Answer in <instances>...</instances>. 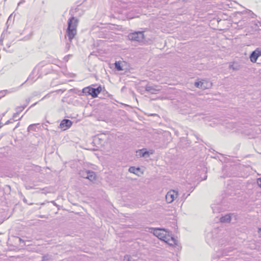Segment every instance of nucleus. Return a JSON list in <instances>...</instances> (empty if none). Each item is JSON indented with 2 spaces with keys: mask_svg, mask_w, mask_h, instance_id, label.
Wrapping results in <instances>:
<instances>
[{
  "mask_svg": "<svg viewBox=\"0 0 261 261\" xmlns=\"http://www.w3.org/2000/svg\"><path fill=\"white\" fill-rule=\"evenodd\" d=\"M115 67L118 71L122 70V67L119 62H116L115 63Z\"/></svg>",
  "mask_w": 261,
  "mask_h": 261,
  "instance_id": "a211bd4d",
  "label": "nucleus"
},
{
  "mask_svg": "<svg viewBox=\"0 0 261 261\" xmlns=\"http://www.w3.org/2000/svg\"><path fill=\"white\" fill-rule=\"evenodd\" d=\"M229 68L232 69L234 71H237V70H239L240 67H239V66H238V65L235 66V65H234L233 64H230L229 65Z\"/></svg>",
  "mask_w": 261,
  "mask_h": 261,
  "instance_id": "f3484780",
  "label": "nucleus"
},
{
  "mask_svg": "<svg viewBox=\"0 0 261 261\" xmlns=\"http://www.w3.org/2000/svg\"><path fill=\"white\" fill-rule=\"evenodd\" d=\"M10 123V121H9V120H8V121H7L6 122V124H8V123Z\"/></svg>",
  "mask_w": 261,
  "mask_h": 261,
  "instance_id": "c756f323",
  "label": "nucleus"
},
{
  "mask_svg": "<svg viewBox=\"0 0 261 261\" xmlns=\"http://www.w3.org/2000/svg\"><path fill=\"white\" fill-rule=\"evenodd\" d=\"M70 56H71V55H67V56H65V57H64V60H65V61H66V62H67V61H68V59H69V58Z\"/></svg>",
  "mask_w": 261,
  "mask_h": 261,
  "instance_id": "b1692460",
  "label": "nucleus"
},
{
  "mask_svg": "<svg viewBox=\"0 0 261 261\" xmlns=\"http://www.w3.org/2000/svg\"><path fill=\"white\" fill-rule=\"evenodd\" d=\"M182 197L184 199V200H185L187 198V196L186 197L185 194H184Z\"/></svg>",
  "mask_w": 261,
  "mask_h": 261,
  "instance_id": "a878e982",
  "label": "nucleus"
},
{
  "mask_svg": "<svg viewBox=\"0 0 261 261\" xmlns=\"http://www.w3.org/2000/svg\"><path fill=\"white\" fill-rule=\"evenodd\" d=\"M96 177V175L94 172L89 170V174H88L87 179L90 181H93L95 180Z\"/></svg>",
  "mask_w": 261,
  "mask_h": 261,
  "instance_id": "ddd939ff",
  "label": "nucleus"
},
{
  "mask_svg": "<svg viewBox=\"0 0 261 261\" xmlns=\"http://www.w3.org/2000/svg\"><path fill=\"white\" fill-rule=\"evenodd\" d=\"M231 220V216L230 214L225 215L220 218V221L222 223H228Z\"/></svg>",
  "mask_w": 261,
  "mask_h": 261,
  "instance_id": "f8f14e48",
  "label": "nucleus"
},
{
  "mask_svg": "<svg viewBox=\"0 0 261 261\" xmlns=\"http://www.w3.org/2000/svg\"><path fill=\"white\" fill-rule=\"evenodd\" d=\"M178 192L171 190H170L166 195V200L168 203H172L178 196Z\"/></svg>",
  "mask_w": 261,
  "mask_h": 261,
  "instance_id": "20e7f679",
  "label": "nucleus"
},
{
  "mask_svg": "<svg viewBox=\"0 0 261 261\" xmlns=\"http://www.w3.org/2000/svg\"><path fill=\"white\" fill-rule=\"evenodd\" d=\"M153 233L155 236L163 241H165V240L167 239V236H166V232L164 229L160 228H154L153 229Z\"/></svg>",
  "mask_w": 261,
  "mask_h": 261,
  "instance_id": "39448f33",
  "label": "nucleus"
},
{
  "mask_svg": "<svg viewBox=\"0 0 261 261\" xmlns=\"http://www.w3.org/2000/svg\"><path fill=\"white\" fill-rule=\"evenodd\" d=\"M257 184L261 188V178H258L257 179Z\"/></svg>",
  "mask_w": 261,
  "mask_h": 261,
  "instance_id": "4be33fe9",
  "label": "nucleus"
},
{
  "mask_svg": "<svg viewBox=\"0 0 261 261\" xmlns=\"http://www.w3.org/2000/svg\"><path fill=\"white\" fill-rule=\"evenodd\" d=\"M20 241H22V240L21 239H19Z\"/></svg>",
  "mask_w": 261,
  "mask_h": 261,
  "instance_id": "7c9ffc66",
  "label": "nucleus"
},
{
  "mask_svg": "<svg viewBox=\"0 0 261 261\" xmlns=\"http://www.w3.org/2000/svg\"><path fill=\"white\" fill-rule=\"evenodd\" d=\"M72 124V122L70 120L63 119L61 121V122L60 124V126L61 128H62L64 130H65L67 128H69L71 126Z\"/></svg>",
  "mask_w": 261,
  "mask_h": 261,
  "instance_id": "1a4fd4ad",
  "label": "nucleus"
},
{
  "mask_svg": "<svg viewBox=\"0 0 261 261\" xmlns=\"http://www.w3.org/2000/svg\"><path fill=\"white\" fill-rule=\"evenodd\" d=\"M27 106V105H24L23 106H22V107H17L16 108V112H18V114H19L20 112H21V111H22L24 108H25V107Z\"/></svg>",
  "mask_w": 261,
  "mask_h": 261,
  "instance_id": "6ab92c4d",
  "label": "nucleus"
},
{
  "mask_svg": "<svg viewBox=\"0 0 261 261\" xmlns=\"http://www.w3.org/2000/svg\"><path fill=\"white\" fill-rule=\"evenodd\" d=\"M19 115L18 114V112H16L15 113H14L13 115V118L15 119H16L18 115Z\"/></svg>",
  "mask_w": 261,
  "mask_h": 261,
  "instance_id": "5701e85b",
  "label": "nucleus"
},
{
  "mask_svg": "<svg viewBox=\"0 0 261 261\" xmlns=\"http://www.w3.org/2000/svg\"><path fill=\"white\" fill-rule=\"evenodd\" d=\"M30 100V98H29V99H27V100H26V101H27V105L28 103H29V102Z\"/></svg>",
  "mask_w": 261,
  "mask_h": 261,
  "instance_id": "bb28decb",
  "label": "nucleus"
},
{
  "mask_svg": "<svg viewBox=\"0 0 261 261\" xmlns=\"http://www.w3.org/2000/svg\"><path fill=\"white\" fill-rule=\"evenodd\" d=\"M139 170V168H135V167H130L128 169L129 172L136 174H137V172Z\"/></svg>",
  "mask_w": 261,
  "mask_h": 261,
  "instance_id": "dca6fc26",
  "label": "nucleus"
},
{
  "mask_svg": "<svg viewBox=\"0 0 261 261\" xmlns=\"http://www.w3.org/2000/svg\"><path fill=\"white\" fill-rule=\"evenodd\" d=\"M78 23V19L74 17L70 18L68 20L67 28L65 32V37H67L69 41V43H67L66 45V48L67 50L69 49L70 44L77 34Z\"/></svg>",
  "mask_w": 261,
  "mask_h": 261,
  "instance_id": "f257e3e1",
  "label": "nucleus"
},
{
  "mask_svg": "<svg viewBox=\"0 0 261 261\" xmlns=\"http://www.w3.org/2000/svg\"><path fill=\"white\" fill-rule=\"evenodd\" d=\"M101 91V88L99 86L97 88H91L90 87L83 89V92L91 95L93 97H96Z\"/></svg>",
  "mask_w": 261,
  "mask_h": 261,
  "instance_id": "7ed1b4c3",
  "label": "nucleus"
},
{
  "mask_svg": "<svg viewBox=\"0 0 261 261\" xmlns=\"http://www.w3.org/2000/svg\"><path fill=\"white\" fill-rule=\"evenodd\" d=\"M124 261H134V259H132V257L130 255H126L124 257Z\"/></svg>",
  "mask_w": 261,
  "mask_h": 261,
  "instance_id": "aec40b11",
  "label": "nucleus"
},
{
  "mask_svg": "<svg viewBox=\"0 0 261 261\" xmlns=\"http://www.w3.org/2000/svg\"><path fill=\"white\" fill-rule=\"evenodd\" d=\"M129 40L137 42H143L144 40V35L143 32L138 31L129 33L128 35Z\"/></svg>",
  "mask_w": 261,
  "mask_h": 261,
  "instance_id": "f03ea898",
  "label": "nucleus"
},
{
  "mask_svg": "<svg viewBox=\"0 0 261 261\" xmlns=\"http://www.w3.org/2000/svg\"><path fill=\"white\" fill-rule=\"evenodd\" d=\"M227 252L225 250H220V251L218 252L216 255L215 257L219 258L221 256L227 255Z\"/></svg>",
  "mask_w": 261,
  "mask_h": 261,
  "instance_id": "2eb2a0df",
  "label": "nucleus"
},
{
  "mask_svg": "<svg viewBox=\"0 0 261 261\" xmlns=\"http://www.w3.org/2000/svg\"><path fill=\"white\" fill-rule=\"evenodd\" d=\"M164 242L170 246L177 245V241L174 238L169 236H167V239H165Z\"/></svg>",
  "mask_w": 261,
  "mask_h": 261,
  "instance_id": "9d476101",
  "label": "nucleus"
},
{
  "mask_svg": "<svg viewBox=\"0 0 261 261\" xmlns=\"http://www.w3.org/2000/svg\"><path fill=\"white\" fill-rule=\"evenodd\" d=\"M145 91L149 92L150 94H155L156 92L160 91V88L158 86L147 85L145 86Z\"/></svg>",
  "mask_w": 261,
  "mask_h": 261,
  "instance_id": "6e6552de",
  "label": "nucleus"
},
{
  "mask_svg": "<svg viewBox=\"0 0 261 261\" xmlns=\"http://www.w3.org/2000/svg\"><path fill=\"white\" fill-rule=\"evenodd\" d=\"M35 126V124H31L28 127V130L29 131H30L31 130H33L34 129V127Z\"/></svg>",
  "mask_w": 261,
  "mask_h": 261,
  "instance_id": "412c9836",
  "label": "nucleus"
},
{
  "mask_svg": "<svg viewBox=\"0 0 261 261\" xmlns=\"http://www.w3.org/2000/svg\"><path fill=\"white\" fill-rule=\"evenodd\" d=\"M182 197L184 199V200H185L187 198V196L186 197L185 194H184Z\"/></svg>",
  "mask_w": 261,
  "mask_h": 261,
  "instance_id": "393cba45",
  "label": "nucleus"
},
{
  "mask_svg": "<svg viewBox=\"0 0 261 261\" xmlns=\"http://www.w3.org/2000/svg\"><path fill=\"white\" fill-rule=\"evenodd\" d=\"M36 103H37V102H36V103H34L33 105H32L31 106V107L34 106Z\"/></svg>",
  "mask_w": 261,
  "mask_h": 261,
  "instance_id": "c85d7f7f",
  "label": "nucleus"
},
{
  "mask_svg": "<svg viewBox=\"0 0 261 261\" xmlns=\"http://www.w3.org/2000/svg\"><path fill=\"white\" fill-rule=\"evenodd\" d=\"M46 258V256H43L42 260L43 261H46V258Z\"/></svg>",
  "mask_w": 261,
  "mask_h": 261,
  "instance_id": "cd10ccee",
  "label": "nucleus"
},
{
  "mask_svg": "<svg viewBox=\"0 0 261 261\" xmlns=\"http://www.w3.org/2000/svg\"><path fill=\"white\" fill-rule=\"evenodd\" d=\"M261 56V49L257 48L253 51L250 55V61L252 63H255L259 57Z\"/></svg>",
  "mask_w": 261,
  "mask_h": 261,
  "instance_id": "423d86ee",
  "label": "nucleus"
},
{
  "mask_svg": "<svg viewBox=\"0 0 261 261\" xmlns=\"http://www.w3.org/2000/svg\"><path fill=\"white\" fill-rule=\"evenodd\" d=\"M136 153L137 155L139 157H148L153 153V151L152 150L148 151L146 149L143 148L137 151Z\"/></svg>",
  "mask_w": 261,
  "mask_h": 261,
  "instance_id": "0eeeda50",
  "label": "nucleus"
},
{
  "mask_svg": "<svg viewBox=\"0 0 261 261\" xmlns=\"http://www.w3.org/2000/svg\"><path fill=\"white\" fill-rule=\"evenodd\" d=\"M204 80H202L199 82H195L194 85L197 88L205 89L207 88V86L204 85Z\"/></svg>",
  "mask_w": 261,
  "mask_h": 261,
  "instance_id": "9b49d317",
  "label": "nucleus"
},
{
  "mask_svg": "<svg viewBox=\"0 0 261 261\" xmlns=\"http://www.w3.org/2000/svg\"><path fill=\"white\" fill-rule=\"evenodd\" d=\"M80 176L84 178L87 179L88 174H89V170H83L80 171L79 173Z\"/></svg>",
  "mask_w": 261,
  "mask_h": 261,
  "instance_id": "4468645a",
  "label": "nucleus"
}]
</instances>
